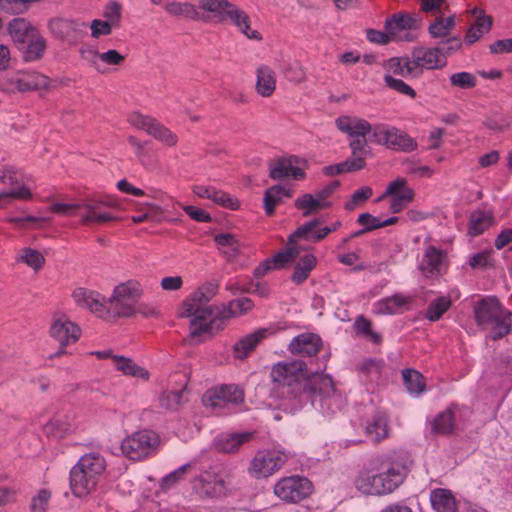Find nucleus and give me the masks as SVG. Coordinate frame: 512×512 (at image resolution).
I'll list each match as a JSON object with an SVG mask.
<instances>
[{
    "instance_id": "nucleus-1",
    "label": "nucleus",
    "mask_w": 512,
    "mask_h": 512,
    "mask_svg": "<svg viewBox=\"0 0 512 512\" xmlns=\"http://www.w3.org/2000/svg\"><path fill=\"white\" fill-rule=\"evenodd\" d=\"M282 396L300 399L304 395L311 397L313 404L317 401L324 413L335 414L345 405V397L336 389L332 378L318 371H308L301 360L280 362L271 372Z\"/></svg>"
},
{
    "instance_id": "nucleus-2",
    "label": "nucleus",
    "mask_w": 512,
    "mask_h": 512,
    "mask_svg": "<svg viewBox=\"0 0 512 512\" xmlns=\"http://www.w3.org/2000/svg\"><path fill=\"white\" fill-rule=\"evenodd\" d=\"M208 298L204 289H198L185 300L179 311V317H192L190 322V337L192 339L204 333L213 334L223 329V321L220 319L221 306H208Z\"/></svg>"
},
{
    "instance_id": "nucleus-3",
    "label": "nucleus",
    "mask_w": 512,
    "mask_h": 512,
    "mask_svg": "<svg viewBox=\"0 0 512 512\" xmlns=\"http://www.w3.org/2000/svg\"><path fill=\"white\" fill-rule=\"evenodd\" d=\"M473 314L477 326L488 331L492 340L502 339L512 330V312L495 296L477 300L473 304Z\"/></svg>"
},
{
    "instance_id": "nucleus-4",
    "label": "nucleus",
    "mask_w": 512,
    "mask_h": 512,
    "mask_svg": "<svg viewBox=\"0 0 512 512\" xmlns=\"http://www.w3.org/2000/svg\"><path fill=\"white\" fill-rule=\"evenodd\" d=\"M106 460L98 452L84 454L70 471V488L76 497L93 491L106 469Z\"/></svg>"
},
{
    "instance_id": "nucleus-5",
    "label": "nucleus",
    "mask_w": 512,
    "mask_h": 512,
    "mask_svg": "<svg viewBox=\"0 0 512 512\" xmlns=\"http://www.w3.org/2000/svg\"><path fill=\"white\" fill-rule=\"evenodd\" d=\"M114 206L112 201L90 199L71 204L54 203L51 211L62 216H80L83 224H104L116 220V217L107 211V208Z\"/></svg>"
},
{
    "instance_id": "nucleus-6",
    "label": "nucleus",
    "mask_w": 512,
    "mask_h": 512,
    "mask_svg": "<svg viewBox=\"0 0 512 512\" xmlns=\"http://www.w3.org/2000/svg\"><path fill=\"white\" fill-rule=\"evenodd\" d=\"M159 438L150 430H141L125 438L121 443L122 453L131 460L148 457L157 447Z\"/></svg>"
},
{
    "instance_id": "nucleus-7",
    "label": "nucleus",
    "mask_w": 512,
    "mask_h": 512,
    "mask_svg": "<svg viewBox=\"0 0 512 512\" xmlns=\"http://www.w3.org/2000/svg\"><path fill=\"white\" fill-rule=\"evenodd\" d=\"M243 401V391L233 384L208 390L202 398L204 406L217 414H225L229 405H239Z\"/></svg>"
},
{
    "instance_id": "nucleus-8",
    "label": "nucleus",
    "mask_w": 512,
    "mask_h": 512,
    "mask_svg": "<svg viewBox=\"0 0 512 512\" xmlns=\"http://www.w3.org/2000/svg\"><path fill=\"white\" fill-rule=\"evenodd\" d=\"M312 492V483L305 477L290 476L279 480L274 486V494L287 503H297Z\"/></svg>"
},
{
    "instance_id": "nucleus-9",
    "label": "nucleus",
    "mask_w": 512,
    "mask_h": 512,
    "mask_svg": "<svg viewBox=\"0 0 512 512\" xmlns=\"http://www.w3.org/2000/svg\"><path fill=\"white\" fill-rule=\"evenodd\" d=\"M287 459V454L282 451H259L250 463L249 473L257 479L269 477L278 471Z\"/></svg>"
},
{
    "instance_id": "nucleus-10",
    "label": "nucleus",
    "mask_w": 512,
    "mask_h": 512,
    "mask_svg": "<svg viewBox=\"0 0 512 512\" xmlns=\"http://www.w3.org/2000/svg\"><path fill=\"white\" fill-rule=\"evenodd\" d=\"M371 141L386 145L396 151H410L413 149V139L403 131L385 124L373 127Z\"/></svg>"
},
{
    "instance_id": "nucleus-11",
    "label": "nucleus",
    "mask_w": 512,
    "mask_h": 512,
    "mask_svg": "<svg viewBox=\"0 0 512 512\" xmlns=\"http://www.w3.org/2000/svg\"><path fill=\"white\" fill-rule=\"evenodd\" d=\"M128 122L168 146H174L178 141L177 136L171 130L150 116L133 112L128 116Z\"/></svg>"
},
{
    "instance_id": "nucleus-12",
    "label": "nucleus",
    "mask_w": 512,
    "mask_h": 512,
    "mask_svg": "<svg viewBox=\"0 0 512 512\" xmlns=\"http://www.w3.org/2000/svg\"><path fill=\"white\" fill-rule=\"evenodd\" d=\"M193 489L202 498H218L225 495L227 483L220 473L210 469L194 479Z\"/></svg>"
},
{
    "instance_id": "nucleus-13",
    "label": "nucleus",
    "mask_w": 512,
    "mask_h": 512,
    "mask_svg": "<svg viewBox=\"0 0 512 512\" xmlns=\"http://www.w3.org/2000/svg\"><path fill=\"white\" fill-rule=\"evenodd\" d=\"M414 190L408 186L407 180L402 177H398L391 181L385 192L376 199V202H380L386 197H391L390 211L392 213H398L403 210L408 203L414 199Z\"/></svg>"
},
{
    "instance_id": "nucleus-14",
    "label": "nucleus",
    "mask_w": 512,
    "mask_h": 512,
    "mask_svg": "<svg viewBox=\"0 0 512 512\" xmlns=\"http://www.w3.org/2000/svg\"><path fill=\"white\" fill-rule=\"evenodd\" d=\"M50 336L55 339L60 348L51 358L65 354L64 346L75 343L80 337V328L65 316L55 319L50 327Z\"/></svg>"
},
{
    "instance_id": "nucleus-15",
    "label": "nucleus",
    "mask_w": 512,
    "mask_h": 512,
    "mask_svg": "<svg viewBox=\"0 0 512 512\" xmlns=\"http://www.w3.org/2000/svg\"><path fill=\"white\" fill-rule=\"evenodd\" d=\"M383 462V455H375L370 459V469H363L359 472L354 480L355 488L359 492L366 495H382L377 473H373V471L381 469Z\"/></svg>"
},
{
    "instance_id": "nucleus-16",
    "label": "nucleus",
    "mask_w": 512,
    "mask_h": 512,
    "mask_svg": "<svg viewBox=\"0 0 512 512\" xmlns=\"http://www.w3.org/2000/svg\"><path fill=\"white\" fill-rule=\"evenodd\" d=\"M385 29L394 40L412 41L416 33V18L406 13L393 14L386 20Z\"/></svg>"
},
{
    "instance_id": "nucleus-17",
    "label": "nucleus",
    "mask_w": 512,
    "mask_h": 512,
    "mask_svg": "<svg viewBox=\"0 0 512 512\" xmlns=\"http://www.w3.org/2000/svg\"><path fill=\"white\" fill-rule=\"evenodd\" d=\"M72 297L79 307L88 309L103 319L110 318V311L106 310L105 297L98 292L79 287L73 291Z\"/></svg>"
},
{
    "instance_id": "nucleus-18",
    "label": "nucleus",
    "mask_w": 512,
    "mask_h": 512,
    "mask_svg": "<svg viewBox=\"0 0 512 512\" xmlns=\"http://www.w3.org/2000/svg\"><path fill=\"white\" fill-rule=\"evenodd\" d=\"M85 24L62 18H54L48 22L50 33L57 39L74 44L81 36Z\"/></svg>"
},
{
    "instance_id": "nucleus-19",
    "label": "nucleus",
    "mask_w": 512,
    "mask_h": 512,
    "mask_svg": "<svg viewBox=\"0 0 512 512\" xmlns=\"http://www.w3.org/2000/svg\"><path fill=\"white\" fill-rule=\"evenodd\" d=\"M221 21L229 20L233 23L241 33H243L248 39L253 40H261V34L250 28V18L249 16L241 9H239L234 4L230 3L223 15L220 18Z\"/></svg>"
},
{
    "instance_id": "nucleus-20",
    "label": "nucleus",
    "mask_w": 512,
    "mask_h": 512,
    "mask_svg": "<svg viewBox=\"0 0 512 512\" xmlns=\"http://www.w3.org/2000/svg\"><path fill=\"white\" fill-rule=\"evenodd\" d=\"M297 157L280 158L269 164V176L273 180L293 178L295 180L304 177V171L297 167Z\"/></svg>"
},
{
    "instance_id": "nucleus-21",
    "label": "nucleus",
    "mask_w": 512,
    "mask_h": 512,
    "mask_svg": "<svg viewBox=\"0 0 512 512\" xmlns=\"http://www.w3.org/2000/svg\"><path fill=\"white\" fill-rule=\"evenodd\" d=\"M322 346L321 338L313 333H303L294 337L289 344V351L293 355L313 357Z\"/></svg>"
},
{
    "instance_id": "nucleus-22",
    "label": "nucleus",
    "mask_w": 512,
    "mask_h": 512,
    "mask_svg": "<svg viewBox=\"0 0 512 512\" xmlns=\"http://www.w3.org/2000/svg\"><path fill=\"white\" fill-rule=\"evenodd\" d=\"M471 16L474 22L471 24L465 35V43L467 45L474 44L484 34L488 33L492 27V18L485 14L484 10L478 7H474L470 10Z\"/></svg>"
},
{
    "instance_id": "nucleus-23",
    "label": "nucleus",
    "mask_w": 512,
    "mask_h": 512,
    "mask_svg": "<svg viewBox=\"0 0 512 512\" xmlns=\"http://www.w3.org/2000/svg\"><path fill=\"white\" fill-rule=\"evenodd\" d=\"M382 495L392 493L407 476V469L400 464H392L385 471L377 473Z\"/></svg>"
},
{
    "instance_id": "nucleus-24",
    "label": "nucleus",
    "mask_w": 512,
    "mask_h": 512,
    "mask_svg": "<svg viewBox=\"0 0 512 512\" xmlns=\"http://www.w3.org/2000/svg\"><path fill=\"white\" fill-rule=\"evenodd\" d=\"M413 302V296L397 293L376 302L374 304V311L378 314L403 313L411 308Z\"/></svg>"
},
{
    "instance_id": "nucleus-25",
    "label": "nucleus",
    "mask_w": 512,
    "mask_h": 512,
    "mask_svg": "<svg viewBox=\"0 0 512 512\" xmlns=\"http://www.w3.org/2000/svg\"><path fill=\"white\" fill-rule=\"evenodd\" d=\"M335 124L341 132L355 138L365 137L370 132L373 133L371 124L368 121L357 117L343 115L335 120Z\"/></svg>"
},
{
    "instance_id": "nucleus-26",
    "label": "nucleus",
    "mask_w": 512,
    "mask_h": 512,
    "mask_svg": "<svg viewBox=\"0 0 512 512\" xmlns=\"http://www.w3.org/2000/svg\"><path fill=\"white\" fill-rule=\"evenodd\" d=\"M269 335V330L260 328L250 334L245 335L233 346L234 356L238 359L246 358L256 346Z\"/></svg>"
},
{
    "instance_id": "nucleus-27",
    "label": "nucleus",
    "mask_w": 512,
    "mask_h": 512,
    "mask_svg": "<svg viewBox=\"0 0 512 512\" xmlns=\"http://www.w3.org/2000/svg\"><path fill=\"white\" fill-rule=\"evenodd\" d=\"M38 30L24 18H14L8 25V32L20 49L35 35Z\"/></svg>"
},
{
    "instance_id": "nucleus-28",
    "label": "nucleus",
    "mask_w": 512,
    "mask_h": 512,
    "mask_svg": "<svg viewBox=\"0 0 512 512\" xmlns=\"http://www.w3.org/2000/svg\"><path fill=\"white\" fill-rule=\"evenodd\" d=\"M366 436L374 443H379L389 435L387 416L383 412L374 413L366 422Z\"/></svg>"
},
{
    "instance_id": "nucleus-29",
    "label": "nucleus",
    "mask_w": 512,
    "mask_h": 512,
    "mask_svg": "<svg viewBox=\"0 0 512 512\" xmlns=\"http://www.w3.org/2000/svg\"><path fill=\"white\" fill-rule=\"evenodd\" d=\"M445 252L437 249L434 246H429L424 253L421 263V271L426 276L438 275L441 271L443 261L445 259Z\"/></svg>"
},
{
    "instance_id": "nucleus-30",
    "label": "nucleus",
    "mask_w": 512,
    "mask_h": 512,
    "mask_svg": "<svg viewBox=\"0 0 512 512\" xmlns=\"http://www.w3.org/2000/svg\"><path fill=\"white\" fill-rule=\"evenodd\" d=\"M7 183L12 187L9 191L0 192V202L9 201L10 199L27 200L31 198L29 188L20 184L17 173L12 167L7 168Z\"/></svg>"
},
{
    "instance_id": "nucleus-31",
    "label": "nucleus",
    "mask_w": 512,
    "mask_h": 512,
    "mask_svg": "<svg viewBox=\"0 0 512 512\" xmlns=\"http://www.w3.org/2000/svg\"><path fill=\"white\" fill-rule=\"evenodd\" d=\"M105 304L106 310H109L110 316L113 317L128 318L136 314V303L122 297H116V294H112L108 299L105 298Z\"/></svg>"
},
{
    "instance_id": "nucleus-32",
    "label": "nucleus",
    "mask_w": 512,
    "mask_h": 512,
    "mask_svg": "<svg viewBox=\"0 0 512 512\" xmlns=\"http://www.w3.org/2000/svg\"><path fill=\"white\" fill-rule=\"evenodd\" d=\"M276 88V77L274 71L266 66L261 65L257 68V92L263 97H269Z\"/></svg>"
},
{
    "instance_id": "nucleus-33",
    "label": "nucleus",
    "mask_w": 512,
    "mask_h": 512,
    "mask_svg": "<svg viewBox=\"0 0 512 512\" xmlns=\"http://www.w3.org/2000/svg\"><path fill=\"white\" fill-rule=\"evenodd\" d=\"M430 501L436 512H456L457 504L449 490L435 489L430 494Z\"/></svg>"
},
{
    "instance_id": "nucleus-34",
    "label": "nucleus",
    "mask_w": 512,
    "mask_h": 512,
    "mask_svg": "<svg viewBox=\"0 0 512 512\" xmlns=\"http://www.w3.org/2000/svg\"><path fill=\"white\" fill-rule=\"evenodd\" d=\"M220 253L226 258L227 261L234 260L240 253V243L230 233H220L214 236Z\"/></svg>"
},
{
    "instance_id": "nucleus-35",
    "label": "nucleus",
    "mask_w": 512,
    "mask_h": 512,
    "mask_svg": "<svg viewBox=\"0 0 512 512\" xmlns=\"http://www.w3.org/2000/svg\"><path fill=\"white\" fill-rule=\"evenodd\" d=\"M456 412L450 407L439 413L432 421V431L436 434L447 435L455 431Z\"/></svg>"
},
{
    "instance_id": "nucleus-36",
    "label": "nucleus",
    "mask_w": 512,
    "mask_h": 512,
    "mask_svg": "<svg viewBox=\"0 0 512 512\" xmlns=\"http://www.w3.org/2000/svg\"><path fill=\"white\" fill-rule=\"evenodd\" d=\"M493 213L488 210H475L469 218L468 233L471 236H478L488 229L493 223Z\"/></svg>"
},
{
    "instance_id": "nucleus-37",
    "label": "nucleus",
    "mask_w": 512,
    "mask_h": 512,
    "mask_svg": "<svg viewBox=\"0 0 512 512\" xmlns=\"http://www.w3.org/2000/svg\"><path fill=\"white\" fill-rule=\"evenodd\" d=\"M251 433H234L229 435L220 436L215 441V446L218 451L225 453H233L239 447L250 440Z\"/></svg>"
},
{
    "instance_id": "nucleus-38",
    "label": "nucleus",
    "mask_w": 512,
    "mask_h": 512,
    "mask_svg": "<svg viewBox=\"0 0 512 512\" xmlns=\"http://www.w3.org/2000/svg\"><path fill=\"white\" fill-rule=\"evenodd\" d=\"M291 197L288 189L281 185H274L268 188L264 194V209L267 215L271 216L274 213L275 207L280 204L284 198Z\"/></svg>"
},
{
    "instance_id": "nucleus-39",
    "label": "nucleus",
    "mask_w": 512,
    "mask_h": 512,
    "mask_svg": "<svg viewBox=\"0 0 512 512\" xmlns=\"http://www.w3.org/2000/svg\"><path fill=\"white\" fill-rule=\"evenodd\" d=\"M113 363L118 371H121L124 375L133 376L148 380L149 372L137 365L132 359L124 356H114Z\"/></svg>"
},
{
    "instance_id": "nucleus-40",
    "label": "nucleus",
    "mask_w": 512,
    "mask_h": 512,
    "mask_svg": "<svg viewBox=\"0 0 512 512\" xmlns=\"http://www.w3.org/2000/svg\"><path fill=\"white\" fill-rule=\"evenodd\" d=\"M320 223V219L316 218L299 226L289 236V243H297V241L300 239H304L313 243L321 241L322 239L315 238L320 233V229H316Z\"/></svg>"
},
{
    "instance_id": "nucleus-41",
    "label": "nucleus",
    "mask_w": 512,
    "mask_h": 512,
    "mask_svg": "<svg viewBox=\"0 0 512 512\" xmlns=\"http://www.w3.org/2000/svg\"><path fill=\"white\" fill-rule=\"evenodd\" d=\"M316 261V257L312 254H305L300 257L294 267L291 280L297 285L303 283L308 278L310 272L314 269Z\"/></svg>"
},
{
    "instance_id": "nucleus-42",
    "label": "nucleus",
    "mask_w": 512,
    "mask_h": 512,
    "mask_svg": "<svg viewBox=\"0 0 512 512\" xmlns=\"http://www.w3.org/2000/svg\"><path fill=\"white\" fill-rule=\"evenodd\" d=\"M46 49V40L39 31L20 50L24 52L26 61H35L42 57Z\"/></svg>"
},
{
    "instance_id": "nucleus-43",
    "label": "nucleus",
    "mask_w": 512,
    "mask_h": 512,
    "mask_svg": "<svg viewBox=\"0 0 512 512\" xmlns=\"http://www.w3.org/2000/svg\"><path fill=\"white\" fill-rule=\"evenodd\" d=\"M253 307V302L251 299L243 297L239 299H235L229 303L228 306H221V315L220 319L223 321V325L225 321L231 317L243 314Z\"/></svg>"
},
{
    "instance_id": "nucleus-44",
    "label": "nucleus",
    "mask_w": 512,
    "mask_h": 512,
    "mask_svg": "<svg viewBox=\"0 0 512 512\" xmlns=\"http://www.w3.org/2000/svg\"><path fill=\"white\" fill-rule=\"evenodd\" d=\"M301 250L302 247L297 243H289L288 241L284 250L279 251L271 259L268 260L270 261L271 266L273 265L274 268H282L286 264L294 261L297 257H299Z\"/></svg>"
},
{
    "instance_id": "nucleus-45",
    "label": "nucleus",
    "mask_w": 512,
    "mask_h": 512,
    "mask_svg": "<svg viewBox=\"0 0 512 512\" xmlns=\"http://www.w3.org/2000/svg\"><path fill=\"white\" fill-rule=\"evenodd\" d=\"M18 263H24L34 271H39L45 263V257L36 249L25 247L19 250L16 257Z\"/></svg>"
},
{
    "instance_id": "nucleus-46",
    "label": "nucleus",
    "mask_w": 512,
    "mask_h": 512,
    "mask_svg": "<svg viewBox=\"0 0 512 512\" xmlns=\"http://www.w3.org/2000/svg\"><path fill=\"white\" fill-rule=\"evenodd\" d=\"M446 65V57L441 54L440 48H430L425 50L422 55L418 54V67L427 69L442 68Z\"/></svg>"
},
{
    "instance_id": "nucleus-47",
    "label": "nucleus",
    "mask_w": 512,
    "mask_h": 512,
    "mask_svg": "<svg viewBox=\"0 0 512 512\" xmlns=\"http://www.w3.org/2000/svg\"><path fill=\"white\" fill-rule=\"evenodd\" d=\"M142 292L143 291L141 285L138 281L129 280L117 285L114 288L113 294H116V297H122L134 303H137L140 297L142 296Z\"/></svg>"
},
{
    "instance_id": "nucleus-48",
    "label": "nucleus",
    "mask_w": 512,
    "mask_h": 512,
    "mask_svg": "<svg viewBox=\"0 0 512 512\" xmlns=\"http://www.w3.org/2000/svg\"><path fill=\"white\" fill-rule=\"evenodd\" d=\"M444 15L436 16L428 27L429 34L433 38L446 37L455 26V17Z\"/></svg>"
},
{
    "instance_id": "nucleus-49",
    "label": "nucleus",
    "mask_w": 512,
    "mask_h": 512,
    "mask_svg": "<svg viewBox=\"0 0 512 512\" xmlns=\"http://www.w3.org/2000/svg\"><path fill=\"white\" fill-rule=\"evenodd\" d=\"M383 66L388 72L387 74L392 72L397 75L406 76L412 73L416 67V62L394 57L384 61Z\"/></svg>"
},
{
    "instance_id": "nucleus-50",
    "label": "nucleus",
    "mask_w": 512,
    "mask_h": 512,
    "mask_svg": "<svg viewBox=\"0 0 512 512\" xmlns=\"http://www.w3.org/2000/svg\"><path fill=\"white\" fill-rule=\"evenodd\" d=\"M451 305L452 302L449 297H438L430 302L425 313V317L431 322L437 321L451 307Z\"/></svg>"
},
{
    "instance_id": "nucleus-51",
    "label": "nucleus",
    "mask_w": 512,
    "mask_h": 512,
    "mask_svg": "<svg viewBox=\"0 0 512 512\" xmlns=\"http://www.w3.org/2000/svg\"><path fill=\"white\" fill-rule=\"evenodd\" d=\"M71 429L68 419L54 417L43 426V432L49 437L61 438Z\"/></svg>"
},
{
    "instance_id": "nucleus-52",
    "label": "nucleus",
    "mask_w": 512,
    "mask_h": 512,
    "mask_svg": "<svg viewBox=\"0 0 512 512\" xmlns=\"http://www.w3.org/2000/svg\"><path fill=\"white\" fill-rule=\"evenodd\" d=\"M329 203H322L318 201L317 196L311 194H304L295 200V206L299 210H303L304 216H309L313 211L321 210L327 207Z\"/></svg>"
},
{
    "instance_id": "nucleus-53",
    "label": "nucleus",
    "mask_w": 512,
    "mask_h": 512,
    "mask_svg": "<svg viewBox=\"0 0 512 512\" xmlns=\"http://www.w3.org/2000/svg\"><path fill=\"white\" fill-rule=\"evenodd\" d=\"M184 391H167L159 397L160 406L164 409L175 411L184 403Z\"/></svg>"
},
{
    "instance_id": "nucleus-54",
    "label": "nucleus",
    "mask_w": 512,
    "mask_h": 512,
    "mask_svg": "<svg viewBox=\"0 0 512 512\" xmlns=\"http://www.w3.org/2000/svg\"><path fill=\"white\" fill-rule=\"evenodd\" d=\"M46 85V78L36 74H27L17 79L16 87L19 91H31Z\"/></svg>"
},
{
    "instance_id": "nucleus-55",
    "label": "nucleus",
    "mask_w": 512,
    "mask_h": 512,
    "mask_svg": "<svg viewBox=\"0 0 512 512\" xmlns=\"http://www.w3.org/2000/svg\"><path fill=\"white\" fill-rule=\"evenodd\" d=\"M361 169V160L357 159L355 161H350L347 159L344 162L325 166L323 168V173L326 176H335L338 174H342L344 172H353Z\"/></svg>"
},
{
    "instance_id": "nucleus-56",
    "label": "nucleus",
    "mask_w": 512,
    "mask_h": 512,
    "mask_svg": "<svg viewBox=\"0 0 512 512\" xmlns=\"http://www.w3.org/2000/svg\"><path fill=\"white\" fill-rule=\"evenodd\" d=\"M165 10L172 16H182L190 19L197 16L195 7L189 3L171 2L165 5Z\"/></svg>"
},
{
    "instance_id": "nucleus-57",
    "label": "nucleus",
    "mask_w": 512,
    "mask_h": 512,
    "mask_svg": "<svg viewBox=\"0 0 512 512\" xmlns=\"http://www.w3.org/2000/svg\"><path fill=\"white\" fill-rule=\"evenodd\" d=\"M349 147L351 148L352 158L350 161H355L357 159L361 160V169L365 166V157L369 152V147L367 144V139L365 137H356L349 143Z\"/></svg>"
},
{
    "instance_id": "nucleus-58",
    "label": "nucleus",
    "mask_w": 512,
    "mask_h": 512,
    "mask_svg": "<svg viewBox=\"0 0 512 512\" xmlns=\"http://www.w3.org/2000/svg\"><path fill=\"white\" fill-rule=\"evenodd\" d=\"M383 368L384 362L377 359H365L359 366V370L371 380L378 379Z\"/></svg>"
},
{
    "instance_id": "nucleus-59",
    "label": "nucleus",
    "mask_w": 512,
    "mask_h": 512,
    "mask_svg": "<svg viewBox=\"0 0 512 512\" xmlns=\"http://www.w3.org/2000/svg\"><path fill=\"white\" fill-rule=\"evenodd\" d=\"M51 493L47 489H41L32 497L29 509L31 512H45L49 506Z\"/></svg>"
},
{
    "instance_id": "nucleus-60",
    "label": "nucleus",
    "mask_w": 512,
    "mask_h": 512,
    "mask_svg": "<svg viewBox=\"0 0 512 512\" xmlns=\"http://www.w3.org/2000/svg\"><path fill=\"white\" fill-rule=\"evenodd\" d=\"M450 81L453 86L461 89L473 88L476 85V78L468 72H458L450 76Z\"/></svg>"
},
{
    "instance_id": "nucleus-61",
    "label": "nucleus",
    "mask_w": 512,
    "mask_h": 512,
    "mask_svg": "<svg viewBox=\"0 0 512 512\" xmlns=\"http://www.w3.org/2000/svg\"><path fill=\"white\" fill-rule=\"evenodd\" d=\"M201 7L219 19L230 4L227 0H200Z\"/></svg>"
},
{
    "instance_id": "nucleus-62",
    "label": "nucleus",
    "mask_w": 512,
    "mask_h": 512,
    "mask_svg": "<svg viewBox=\"0 0 512 512\" xmlns=\"http://www.w3.org/2000/svg\"><path fill=\"white\" fill-rule=\"evenodd\" d=\"M468 264L472 269H485L492 266L491 251L485 250L472 255Z\"/></svg>"
},
{
    "instance_id": "nucleus-63",
    "label": "nucleus",
    "mask_w": 512,
    "mask_h": 512,
    "mask_svg": "<svg viewBox=\"0 0 512 512\" xmlns=\"http://www.w3.org/2000/svg\"><path fill=\"white\" fill-rule=\"evenodd\" d=\"M384 82L387 87H389L399 93L409 95L411 97L415 96L414 90L409 85H407L404 81H402L400 79L393 78L389 74H385Z\"/></svg>"
},
{
    "instance_id": "nucleus-64",
    "label": "nucleus",
    "mask_w": 512,
    "mask_h": 512,
    "mask_svg": "<svg viewBox=\"0 0 512 512\" xmlns=\"http://www.w3.org/2000/svg\"><path fill=\"white\" fill-rule=\"evenodd\" d=\"M372 195V189L368 186L357 189L352 195L351 199L346 202L345 209L353 210L359 202L369 199Z\"/></svg>"
}]
</instances>
